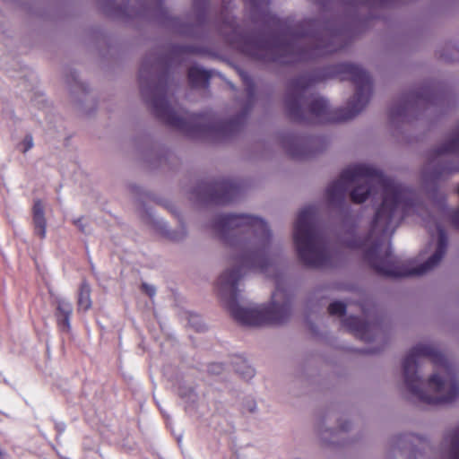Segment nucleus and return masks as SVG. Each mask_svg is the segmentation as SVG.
<instances>
[{"instance_id": "5", "label": "nucleus", "mask_w": 459, "mask_h": 459, "mask_svg": "<svg viewBox=\"0 0 459 459\" xmlns=\"http://www.w3.org/2000/svg\"><path fill=\"white\" fill-rule=\"evenodd\" d=\"M293 239L299 257L306 265L318 268L330 264L332 253L315 224L313 208H305L299 213Z\"/></svg>"}, {"instance_id": "8", "label": "nucleus", "mask_w": 459, "mask_h": 459, "mask_svg": "<svg viewBox=\"0 0 459 459\" xmlns=\"http://www.w3.org/2000/svg\"><path fill=\"white\" fill-rule=\"evenodd\" d=\"M32 212L35 234L40 238H44L46 237L47 221L44 206L39 200L34 202Z\"/></svg>"}, {"instance_id": "12", "label": "nucleus", "mask_w": 459, "mask_h": 459, "mask_svg": "<svg viewBox=\"0 0 459 459\" xmlns=\"http://www.w3.org/2000/svg\"><path fill=\"white\" fill-rule=\"evenodd\" d=\"M449 459H459V427L448 437Z\"/></svg>"}, {"instance_id": "1", "label": "nucleus", "mask_w": 459, "mask_h": 459, "mask_svg": "<svg viewBox=\"0 0 459 459\" xmlns=\"http://www.w3.org/2000/svg\"><path fill=\"white\" fill-rule=\"evenodd\" d=\"M351 186V198L354 203H363L378 191L382 195L370 233L362 244L366 259L378 273L392 277L423 275L439 264L446 250L447 238L440 223L432 217L426 221V227L431 234L428 248L433 253L426 262L419 266L401 264L391 254L389 237L403 217L424 211V206L414 200L410 190L371 166L356 164L344 169L340 178L328 186V201L335 204L343 200Z\"/></svg>"}, {"instance_id": "7", "label": "nucleus", "mask_w": 459, "mask_h": 459, "mask_svg": "<svg viewBox=\"0 0 459 459\" xmlns=\"http://www.w3.org/2000/svg\"><path fill=\"white\" fill-rule=\"evenodd\" d=\"M152 106L159 117L164 119L169 125L176 127H182V121L176 117L169 107L163 100H154Z\"/></svg>"}, {"instance_id": "2", "label": "nucleus", "mask_w": 459, "mask_h": 459, "mask_svg": "<svg viewBox=\"0 0 459 459\" xmlns=\"http://www.w3.org/2000/svg\"><path fill=\"white\" fill-rule=\"evenodd\" d=\"M217 227L230 244L247 248L236 262L237 268L227 269L218 280V292L223 305L243 325L258 326L285 322L291 312V300L281 280L276 281L270 306L242 307L238 302L241 271L249 268L266 273L269 269H274L266 256L271 238L266 223L249 215L230 214L222 216Z\"/></svg>"}, {"instance_id": "9", "label": "nucleus", "mask_w": 459, "mask_h": 459, "mask_svg": "<svg viewBox=\"0 0 459 459\" xmlns=\"http://www.w3.org/2000/svg\"><path fill=\"white\" fill-rule=\"evenodd\" d=\"M343 325L350 329L359 338L368 341V333L370 332L371 325L366 324L357 317H349L344 319Z\"/></svg>"}, {"instance_id": "13", "label": "nucleus", "mask_w": 459, "mask_h": 459, "mask_svg": "<svg viewBox=\"0 0 459 459\" xmlns=\"http://www.w3.org/2000/svg\"><path fill=\"white\" fill-rule=\"evenodd\" d=\"M328 311L333 316H342L345 312V305L342 302H333L329 305Z\"/></svg>"}, {"instance_id": "6", "label": "nucleus", "mask_w": 459, "mask_h": 459, "mask_svg": "<svg viewBox=\"0 0 459 459\" xmlns=\"http://www.w3.org/2000/svg\"><path fill=\"white\" fill-rule=\"evenodd\" d=\"M55 318L60 332L69 333L71 332L70 319L73 314V304L67 299L57 297L55 299Z\"/></svg>"}, {"instance_id": "15", "label": "nucleus", "mask_w": 459, "mask_h": 459, "mask_svg": "<svg viewBox=\"0 0 459 459\" xmlns=\"http://www.w3.org/2000/svg\"><path fill=\"white\" fill-rule=\"evenodd\" d=\"M74 224L83 233H86V224L84 223L83 218H78L74 220Z\"/></svg>"}, {"instance_id": "18", "label": "nucleus", "mask_w": 459, "mask_h": 459, "mask_svg": "<svg viewBox=\"0 0 459 459\" xmlns=\"http://www.w3.org/2000/svg\"><path fill=\"white\" fill-rule=\"evenodd\" d=\"M184 236H185V233L181 234L180 236L173 235V236H171V238L173 240L178 241V240L182 239Z\"/></svg>"}, {"instance_id": "11", "label": "nucleus", "mask_w": 459, "mask_h": 459, "mask_svg": "<svg viewBox=\"0 0 459 459\" xmlns=\"http://www.w3.org/2000/svg\"><path fill=\"white\" fill-rule=\"evenodd\" d=\"M78 309L87 311L91 307V288L86 282H82L78 294Z\"/></svg>"}, {"instance_id": "16", "label": "nucleus", "mask_w": 459, "mask_h": 459, "mask_svg": "<svg viewBox=\"0 0 459 459\" xmlns=\"http://www.w3.org/2000/svg\"><path fill=\"white\" fill-rule=\"evenodd\" d=\"M143 289L145 291V293L148 294L150 297H153L156 293V290L153 286L143 284Z\"/></svg>"}, {"instance_id": "20", "label": "nucleus", "mask_w": 459, "mask_h": 459, "mask_svg": "<svg viewBox=\"0 0 459 459\" xmlns=\"http://www.w3.org/2000/svg\"><path fill=\"white\" fill-rule=\"evenodd\" d=\"M341 429H342V430H347V429H348V428H347L346 426H342V425L341 426Z\"/></svg>"}, {"instance_id": "4", "label": "nucleus", "mask_w": 459, "mask_h": 459, "mask_svg": "<svg viewBox=\"0 0 459 459\" xmlns=\"http://www.w3.org/2000/svg\"><path fill=\"white\" fill-rule=\"evenodd\" d=\"M342 80H351L357 86V92L349 102V110L341 116H333L327 101L319 97L309 101L305 100L303 91L288 96L286 106L290 116L296 120H315L329 122L335 119H350L359 114L368 102L371 90L368 74L359 66L352 64H342L339 66Z\"/></svg>"}, {"instance_id": "3", "label": "nucleus", "mask_w": 459, "mask_h": 459, "mask_svg": "<svg viewBox=\"0 0 459 459\" xmlns=\"http://www.w3.org/2000/svg\"><path fill=\"white\" fill-rule=\"evenodd\" d=\"M404 384L417 400L436 404L459 394V385L447 359L428 344L415 346L403 363Z\"/></svg>"}, {"instance_id": "17", "label": "nucleus", "mask_w": 459, "mask_h": 459, "mask_svg": "<svg viewBox=\"0 0 459 459\" xmlns=\"http://www.w3.org/2000/svg\"><path fill=\"white\" fill-rule=\"evenodd\" d=\"M253 376H254V369H253V368H247V374H246L245 377H248V378H250V377H252Z\"/></svg>"}, {"instance_id": "19", "label": "nucleus", "mask_w": 459, "mask_h": 459, "mask_svg": "<svg viewBox=\"0 0 459 459\" xmlns=\"http://www.w3.org/2000/svg\"><path fill=\"white\" fill-rule=\"evenodd\" d=\"M290 154H291L292 156H295V157H298V156L299 155L298 152H294V151H290Z\"/></svg>"}, {"instance_id": "14", "label": "nucleus", "mask_w": 459, "mask_h": 459, "mask_svg": "<svg viewBox=\"0 0 459 459\" xmlns=\"http://www.w3.org/2000/svg\"><path fill=\"white\" fill-rule=\"evenodd\" d=\"M33 144L34 143H33L32 136L28 134L24 137L22 142L20 143V149L23 153H25L33 147Z\"/></svg>"}, {"instance_id": "10", "label": "nucleus", "mask_w": 459, "mask_h": 459, "mask_svg": "<svg viewBox=\"0 0 459 459\" xmlns=\"http://www.w3.org/2000/svg\"><path fill=\"white\" fill-rule=\"evenodd\" d=\"M188 78L194 86H205L210 78V74L204 69L193 66L188 71Z\"/></svg>"}]
</instances>
